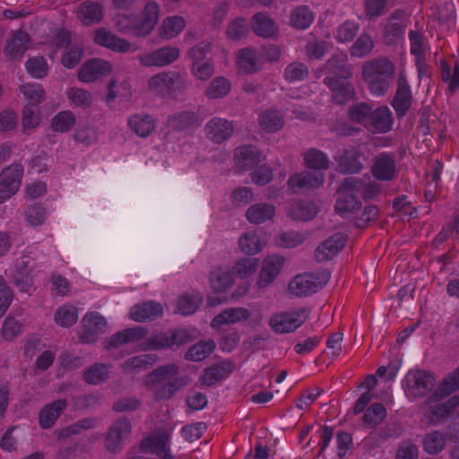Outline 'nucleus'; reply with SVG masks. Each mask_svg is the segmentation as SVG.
I'll return each instance as SVG.
<instances>
[{"mask_svg": "<svg viewBox=\"0 0 459 459\" xmlns=\"http://www.w3.org/2000/svg\"><path fill=\"white\" fill-rule=\"evenodd\" d=\"M23 167L14 163L4 168L0 173V204L14 195L21 187Z\"/></svg>", "mask_w": 459, "mask_h": 459, "instance_id": "obj_6", "label": "nucleus"}, {"mask_svg": "<svg viewBox=\"0 0 459 459\" xmlns=\"http://www.w3.org/2000/svg\"><path fill=\"white\" fill-rule=\"evenodd\" d=\"M394 65L386 57L366 62L362 67V77L369 92L376 97L385 95L394 82Z\"/></svg>", "mask_w": 459, "mask_h": 459, "instance_id": "obj_2", "label": "nucleus"}, {"mask_svg": "<svg viewBox=\"0 0 459 459\" xmlns=\"http://www.w3.org/2000/svg\"><path fill=\"white\" fill-rule=\"evenodd\" d=\"M374 48L372 38L367 34H361L351 48V55L355 57H364L369 55Z\"/></svg>", "mask_w": 459, "mask_h": 459, "instance_id": "obj_59", "label": "nucleus"}, {"mask_svg": "<svg viewBox=\"0 0 459 459\" xmlns=\"http://www.w3.org/2000/svg\"><path fill=\"white\" fill-rule=\"evenodd\" d=\"M180 56V49L175 46H165L154 51L147 52L139 56V62L144 66H167Z\"/></svg>", "mask_w": 459, "mask_h": 459, "instance_id": "obj_10", "label": "nucleus"}, {"mask_svg": "<svg viewBox=\"0 0 459 459\" xmlns=\"http://www.w3.org/2000/svg\"><path fill=\"white\" fill-rule=\"evenodd\" d=\"M232 372V365L228 362L212 365L205 369L202 381L206 385H212L216 382L223 379Z\"/></svg>", "mask_w": 459, "mask_h": 459, "instance_id": "obj_43", "label": "nucleus"}, {"mask_svg": "<svg viewBox=\"0 0 459 459\" xmlns=\"http://www.w3.org/2000/svg\"><path fill=\"white\" fill-rule=\"evenodd\" d=\"M323 82L332 91V100L338 105L347 103L355 96V90L353 85L343 81V79H337L334 76L326 75Z\"/></svg>", "mask_w": 459, "mask_h": 459, "instance_id": "obj_17", "label": "nucleus"}, {"mask_svg": "<svg viewBox=\"0 0 459 459\" xmlns=\"http://www.w3.org/2000/svg\"><path fill=\"white\" fill-rule=\"evenodd\" d=\"M231 84L228 79L222 76L214 78L205 91V95L209 99L223 98L229 94Z\"/></svg>", "mask_w": 459, "mask_h": 459, "instance_id": "obj_51", "label": "nucleus"}, {"mask_svg": "<svg viewBox=\"0 0 459 459\" xmlns=\"http://www.w3.org/2000/svg\"><path fill=\"white\" fill-rule=\"evenodd\" d=\"M127 125L136 135L142 138L150 136L157 126L156 119L145 113L132 115L127 120Z\"/></svg>", "mask_w": 459, "mask_h": 459, "instance_id": "obj_27", "label": "nucleus"}, {"mask_svg": "<svg viewBox=\"0 0 459 459\" xmlns=\"http://www.w3.org/2000/svg\"><path fill=\"white\" fill-rule=\"evenodd\" d=\"M27 72L35 78H43L48 74V64L44 57L35 56L30 58L26 64Z\"/></svg>", "mask_w": 459, "mask_h": 459, "instance_id": "obj_64", "label": "nucleus"}, {"mask_svg": "<svg viewBox=\"0 0 459 459\" xmlns=\"http://www.w3.org/2000/svg\"><path fill=\"white\" fill-rule=\"evenodd\" d=\"M164 349H170L168 331L152 335L142 344V350L143 351H160Z\"/></svg>", "mask_w": 459, "mask_h": 459, "instance_id": "obj_62", "label": "nucleus"}, {"mask_svg": "<svg viewBox=\"0 0 459 459\" xmlns=\"http://www.w3.org/2000/svg\"><path fill=\"white\" fill-rule=\"evenodd\" d=\"M307 312L304 309L281 312L273 315L269 321L272 329L278 333L294 332L307 319Z\"/></svg>", "mask_w": 459, "mask_h": 459, "instance_id": "obj_7", "label": "nucleus"}, {"mask_svg": "<svg viewBox=\"0 0 459 459\" xmlns=\"http://www.w3.org/2000/svg\"><path fill=\"white\" fill-rule=\"evenodd\" d=\"M186 75L176 70H169L152 75L147 82L148 90L156 97L177 100L189 88Z\"/></svg>", "mask_w": 459, "mask_h": 459, "instance_id": "obj_3", "label": "nucleus"}, {"mask_svg": "<svg viewBox=\"0 0 459 459\" xmlns=\"http://www.w3.org/2000/svg\"><path fill=\"white\" fill-rule=\"evenodd\" d=\"M285 259L278 255H268L263 262L257 286L259 288H266L269 286L279 274Z\"/></svg>", "mask_w": 459, "mask_h": 459, "instance_id": "obj_19", "label": "nucleus"}, {"mask_svg": "<svg viewBox=\"0 0 459 459\" xmlns=\"http://www.w3.org/2000/svg\"><path fill=\"white\" fill-rule=\"evenodd\" d=\"M232 282V274L229 270L219 267L211 272L210 285L214 292H226L231 287Z\"/></svg>", "mask_w": 459, "mask_h": 459, "instance_id": "obj_40", "label": "nucleus"}, {"mask_svg": "<svg viewBox=\"0 0 459 459\" xmlns=\"http://www.w3.org/2000/svg\"><path fill=\"white\" fill-rule=\"evenodd\" d=\"M109 366L107 364L97 363L85 369L83 379L90 385H100L108 377Z\"/></svg>", "mask_w": 459, "mask_h": 459, "instance_id": "obj_48", "label": "nucleus"}, {"mask_svg": "<svg viewBox=\"0 0 459 459\" xmlns=\"http://www.w3.org/2000/svg\"><path fill=\"white\" fill-rule=\"evenodd\" d=\"M179 368L176 364L160 366L150 372L144 380L145 385L153 390L156 401L170 399L186 385L184 377H178Z\"/></svg>", "mask_w": 459, "mask_h": 459, "instance_id": "obj_1", "label": "nucleus"}, {"mask_svg": "<svg viewBox=\"0 0 459 459\" xmlns=\"http://www.w3.org/2000/svg\"><path fill=\"white\" fill-rule=\"evenodd\" d=\"M77 15L84 25L99 23L103 17V6L98 2H83L78 7Z\"/></svg>", "mask_w": 459, "mask_h": 459, "instance_id": "obj_30", "label": "nucleus"}, {"mask_svg": "<svg viewBox=\"0 0 459 459\" xmlns=\"http://www.w3.org/2000/svg\"><path fill=\"white\" fill-rule=\"evenodd\" d=\"M309 74L308 66L300 62H293L286 66L284 79L289 82H299L306 79Z\"/></svg>", "mask_w": 459, "mask_h": 459, "instance_id": "obj_61", "label": "nucleus"}, {"mask_svg": "<svg viewBox=\"0 0 459 459\" xmlns=\"http://www.w3.org/2000/svg\"><path fill=\"white\" fill-rule=\"evenodd\" d=\"M362 187V179L352 177L345 178L338 187L340 196L334 205L335 212L343 218L354 213L361 204L359 192Z\"/></svg>", "mask_w": 459, "mask_h": 459, "instance_id": "obj_4", "label": "nucleus"}, {"mask_svg": "<svg viewBox=\"0 0 459 459\" xmlns=\"http://www.w3.org/2000/svg\"><path fill=\"white\" fill-rule=\"evenodd\" d=\"M386 417V410L380 403H375L370 405L363 415V422L365 425L376 428Z\"/></svg>", "mask_w": 459, "mask_h": 459, "instance_id": "obj_50", "label": "nucleus"}, {"mask_svg": "<svg viewBox=\"0 0 459 459\" xmlns=\"http://www.w3.org/2000/svg\"><path fill=\"white\" fill-rule=\"evenodd\" d=\"M406 27L407 22L405 17V12L401 9L395 10L388 18L386 25L385 27V42L389 45L397 43L399 39H401L403 36Z\"/></svg>", "mask_w": 459, "mask_h": 459, "instance_id": "obj_15", "label": "nucleus"}, {"mask_svg": "<svg viewBox=\"0 0 459 459\" xmlns=\"http://www.w3.org/2000/svg\"><path fill=\"white\" fill-rule=\"evenodd\" d=\"M412 93L410 84L403 72H400L397 80V88L392 100V107L399 119L403 118L412 104Z\"/></svg>", "mask_w": 459, "mask_h": 459, "instance_id": "obj_11", "label": "nucleus"}, {"mask_svg": "<svg viewBox=\"0 0 459 459\" xmlns=\"http://www.w3.org/2000/svg\"><path fill=\"white\" fill-rule=\"evenodd\" d=\"M40 117L38 107L35 105H26L22 110V128L23 131L31 130L39 125Z\"/></svg>", "mask_w": 459, "mask_h": 459, "instance_id": "obj_63", "label": "nucleus"}, {"mask_svg": "<svg viewBox=\"0 0 459 459\" xmlns=\"http://www.w3.org/2000/svg\"><path fill=\"white\" fill-rule=\"evenodd\" d=\"M435 384L436 378L431 372L419 368L410 370L403 380L405 394L410 398L427 395Z\"/></svg>", "mask_w": 459, "mask_h": 459, "instance_id": "obj_5", "label": "nucleus"}, {"mask_svg": "<svg viewBox=\"0 0 459 459\" xmlns=\"http://www.w3.org/2000/svg\"><path fill=\"white\" fill-rule=\"evenodd\" d=\"M361 156V152L355 148L344 150L337 158L340 172L343 174L359 173L364 168Z\"/></svg>", "mask_w": 459, "mask_h": 459, "instance_id": "obj_25", "label": "nucleus"}, {"mask_svg": "<svg viewBox=\"0 0 459 459\" xmlns=\"http://www.w3.org/2000/svg\"><path fill=\"white\" fill-rule=\"evenodd\" d=\"M329 44L316 37H311L305 45V53L310 59H321L327 52Z\"/></svg>", "mask_w": 459, "mask_h": 459, "instance_id": "obj_56", "label": "nucleus"}, {"mask_svg": "<svg viewBox=\"0 0 459 459\" xmlns=\"http://www.w3.org/2000/svg\"><path fill=\"white\" fill-rule=\"evenodd\" d=\"M31 44L30 35L24 30H12L5 42L4 55L13 60L22 58Z\"/></svg>", "mask_w": 459, "mask_h": 459, "instance_id": "obj_13", "label": "nucleus"}, {"mask_svg": "<svg viewBox=\"0 0 459 459\" xmlns=\"http://www.w3.org/2000/svg\"><path fill=\"white\" fill-rule=\"evenodd\" d=\"M446 446V435L438 430H431L426 433L422 438L424 451L431 455H438Z\"/></svg>", "mask_w": 459, "mask_h": 459, "instance_id": "obj_38", "label": "nucleus"}, {"mask_svg": "<svg viewBox=\"0 0 459 459\" xmlns=\"http://www.w3.org/2000/svg\"><path fill=\"white\" fill-rule=\"evenodd\" d=\"M259 125L267 133H275L284 126V117L279 110H265L259 117Z\"/></svg>", "mask_w": 459, "mask_h": 459, "instance_id": "obj_42", "label": "nucleus"}, {"mask_svg": "<svg viewBox=\"0 0 459 459\" xmlns=\"http://www.w3.org/2000/svg\"><path fill=\"white\" fill-rule=\"evenodd\" d=\"M158 357L155 354H141L127 359L122 364V370L126 374L136 373L146 370L152 367L157 361Z\"/></svg>", "mask_w": 459, "mask_h": 459, "instance_id": "obj_35", "label": "nucleus"}, {"mask_svg": "<svg viewBox=\"0 0 459 459\" xmlns=\"http://www.w3.org/2000/svg\"><path fill=\"white\" fill-rule=\"evenodd\" d=\"M147 446L152 448L160 459H174L167 447L165 438L148 437L141 442L140 449L144 451Z\"/></svg>", "mask_w": 459, "mask_h": 459, "instance_id": "obj_53", "label": "nucleus"}, {"mask_svg": "<svg viewBox=\"0 0 459 459\" xmlns=\"http://www.w3.org/2000/svg\"><path fill=\"white\" fill-rule=\"evenodd\" d=\"M250 313L245 307L228 308L214 316L212 326L220 327L223 325L237 324L248 319Z\"/></svg>", "mask_w": 459, "mask_h": 459, "instance_id": "obj_33", "label": "nucleus"}, {"mask_svg": "<svg viewBox=\"0 0 459 459\" xmlns=\"http://www.w3.org/2000/svg\"><path fill=\"white\" fill-rule=\"evenodd\" d=\"M75 122L76 117L72 111H62L53 117L52 127L56 132L65 133L70 131Z\"/></svg>", "mask_w": 459, "mask_h": 459, "instance_id": "obj_58", "label": "nucleus"}, {"mask_svg": "<svg viewBox=\"0 0 459 459\" xmlns=\"http://www.w3.org/2000/svg\"><path fill=\"white\" fill-rule=\"evenodd\" d=\"M159 20V5L155 2H149L141 16H136L133 36L145 37L154 29Z\"/></svg>", "mask_w": 459, "mask_h": 459, "instance_id": "obj_14", "label": "nucleus"}, {"mask_svg": "<svg viewBox=\"0 0 459 459\" xmlns=\"http://www.w3.org/2000/svg\"><path fill=\"white\" fill-rule=\"evenodd\" d=\"M162 307L160 304L153 301L137 304L131 307L130 316L136 322L146 320H154L162 314Z\"/></svg>", "mask_w": 459, "mask_h": 459, "instance_id": "obj_32", "label": "nucleus"}, {"mask_svg": "<svg viewBox=\"0 0 459 459\" xmlns=\"http://www.w3.org/2000/svg\"><path fill=\"white\" fill-rule=\"evenodd\" d=\"M106 318L98 312H88L82 319L79 339L82 343L94 342L100 335L107 331Z\"/></svg>", "mask_w": 459, "mask_h": 459, "instance_id": "obj_8", "label": "nucleus"}, {"mask_svg": "<svg viewBox=\"0 0 459 459\" xmlns=\"http://www.w3.org/2000/svg\"><path fill=\"white\" fill-rule=\"evenodd\" d=\"M346 238L342 233H335L321 243L315 251L317 262H325L332 259L344 247Z\"/></svg>", "mask_w": 459, "mask_h": 459, "instance_id": "obj_20", "label": "nucleus"}, {"mask_svg": "<svg viewBox=\"0 0 459 459\" xmlns=\"http://www.w3.org/2000/svg\"><path fill=\"white\" fill-rule=\"evenodd\" d=\"M237 64L239 69L246 74H254L259 68L256 52L251 48H243L238 54Z\"/></svg>", "mask_w": 459, "mask_h": 459, "instance_id": "obj_49", "label": "nucleus"}, {"mask_svg": "<svg viewBox=\"0 0 459 459\" xmlns=\"http://www.w3.org/2000/svg\"><path fill=\"white\" fill-rule=\"evenodd\" d=\"M110 70L111 65L108 62L102 59H91L81 67L78 76L81 81L91 82L108 74Z\"/></svg>", "mask_w": 459, "mask_h": 459, "instance_id": "obj_28", "label": "nucleus"}, {"mask_svg": "<svg viewBox=\"0 0 459 459\" xmlns=\"http://www.w3.org/2000/svg\"><path fill=\"white\" fill-rule=\"evenodd\" d=\"M147 334V330L142 326H134L119 331L104 342L106 349L117 348L125 343H134L143 339Z\"/></svg>", "mask_w": 459, "mask_h": 459, "instance_id": "obj_22", "label": "nucleus"}, {"mask_svg": "<svg viewBox=\"0 0 459 459\" xmlns=\"http://www.w3.org/2000/svg\"><path fill=\"white\" fill-rule=\"evenodd\" d=\"M215 347L213 340L200 341L188 348L185 359L189 361H202L212 353Z\"/></svg>", "mask_w": 459, "mask_h": 459, "instance_id": "obj_39", "label": "nucleus"}, {"mask_svg": "<svg viewBox=\"0 0 459 459\" xmlns=\"http://www.w3.org/2000/svg\"><path fill=\"white\" fill-rule=\"evenodd\" d=\"M132 432L131 422L124 418L115 421L108 429L105 438V446L110 453H117Z\"/></svg>", "mask_w": 459, "mask_h": 459, "instance_id": "obj_12", "label": "nucleus"}, {"mask_svg": "<svg viewBox=\"0 0 459 459\" xmlns=\"http://www.w3.org/2000/svg\"><path fill=\"white\" fill-rule=\"evenodd\" d=\"M457 390H459V367L442 380L434 394L445 397Z\"/></svg>", "mask_w": 459, "mask_h": 459, "instance_id": "obj_55", "label": "nucleus"}, {"mask_svg": "<svg viewBox=\"0 0 459 459\" xmlns=\"http://www.w3.org/2000/svg\"><path fill=\"white\" fill-rule=\"evenodd\" d=\"M185 28V20L180 16L166 18L160 29V35L166 39H172L179 34Z\"/></svg>", "mask_w": 459, "mask_h": 459, "instance_id": "obj_54", "label": "nucleus"}, {"mask_svg": "<svg viewBox=\"0 0 459 459\" xmlns=\"http://www.w3.org/2000/svg\"><path fill=\"white\" fill-rule=\"evenodd\" d=\"M373 106L367 102H359L349 108L348 115L351 121L362 125L365 128L368 127V122Z\"/></svg>", "mask_w": 459, "mask_h": 459, "instance_id": "obj_45", "label": "nucleus"}, {"mask_svg": "<svg viewBox=\"0 0 459 459\" xmlns=\"http://www.w3.org/2000/svg\"><path fill=\"white\" fill-rule=\"evenodd\" d=\"M264 245L265 242L255 232L245 233L238 239L240 250L247 255L261 252Z\"/></svg>", "mask_w": 459, "mask_h": 459, "instance_id": "obj_44", "label": "nucleus"}, {"mask_svg": "<svg viewBox=\"0 0 459 459\" xmlns=\"http://www.w3.org/2000/svg\"><path fill=\"white\" fill-rule=\"evenodd\" d=\"M78 320L77 308L72 305H64L55 313L56 323L62 327H69Z\"/></svg>", "mask_w": 459, "mask_h": 459, "instance_id": "obj_52", "label": "nucleus"}, {"mask_svg": "<svg viewBox=\"0 0 459 459\" xmlns=\"http://www.w3.org/2000/svg\"><path fill=\"white\" fill-rule=\"evenodd\" d=\"M314 13L307 5L296 7L290 16V25L298 30H306L313 22Z\"/></svg>", "mask_w": 459, "mask_h": 459, "instance_id": "obj_46", "label": "nucleus"}, {"mask_svg": "<svg viewBox=\"0 0 459 459\" xmlns=\"http://www.w3.org/2000/svg\"><path fill=\"white\" fill-rule=\"evenodd\" d=\"M306 238L307 236L304 233L292 230L279 234L275 238V243L281 247L293 248L301 245Z\"/></svg>", "mask_w": 459, "mask_h": 459, "instance_id": "obj_57", "label": "nucleus"}, {"mask_svg": "<svg viewBox=\"0 0 459 459\" xmlns=\"http://www.w3.org/2000/svg\"><path fill=\"white\" fill-rule=\"evenodd\" d=\"M322 73L337 79H347L352 75L348 56L342 52L334 53L324 65Z\"/></svg>", "mask_w": 459, "mask_h": 459, "instance_id": "obj_18", "label": "nucleus"}, {"mask_svg": "<svg viewBox=\"0 0 459 459\" xmlns=\"http://www.w3.org/2000/svg\"><path fill=\"white\" fill-rule=\"evenodd\" d=\"M198 124V115L189 110L176 113L168 118L169 126L178 132L188 130Z\"/></svg>", "mask_w": 459, "mask_h": 459, "instance_id": "obj_37", "label": "nucleus"}, {"mask_svg": "<svg viewBox=\"0 0 459 459\" xmlns=\"http://www.w3.org/2000/svg\"><path fill=\"white\" fill-rule=\"evenodd\" d=\"M203 299L198 294L189 295L184 294L178 298V309L184 315L188 316L194 314L199 307Z\"/></svg>", "mask_w": 459, "mask_h": 459, "instance_id": "obj_60", "label": "nucleus"}, {"mask_svg": "<svg viewBox=\"0 0 459 459\" xmlns=\"http://www.w3.org/2000/svg\"><path fill=\"white\" fill-rule=\"evenodd\" d=\"M372 176L379 181H392L398 176L395 154L383 152L373 159L370 169Z\"/></svg>", "mask_w": 459, "mask_h": 459, "instance_id": "obj_9", "label": "nucleus"}, {"mask_svg": "<svg viewBox=\"0 0 459 459\" xmlns=\"http://www.w3.org/2000/svg\"><path fill=\"white\" fill-rule=\"evenodd\" d=\"M305 165L315 170H325L329 167V160L325 152L322 151L311 148L304 153Z\"/></svg>", "mask_w": 459, "mask_h": 459, "instance_id": "obj_47", "label": "nucleus"}, {"mask_svg": "<svg viewBox=\"0 0 459 459\" xmlns=\"http://www.w3.org/2000/svg\"><path fill=\"white\" fill-rule=\"evenodd\" d=\"M67 406L66 400L59 399L47 404L39 412V425L43 429L51 428Z\"/></svg>", "mask_w": 459, "mask_h": 459, "instance_id": "obj_31", "label": "nucleus"}, {"mask_svg": "<svg viewBox=\"0 0 459 459\" xmlns=\"http://www.w3.org/2000/svg\"><path fill=\"white\" fill-rule=\"evenodd\" d=\"M288 214L294 220L308 221L316 214V208L308 201H294L288 209Z\"/></svg>", "mask_w": 459, "mask_h": 459, "instance_id": "obj_41", "label": "nucleus"}, {"mask_svg": "<svg viewBox=\"0 0 459 459\" xmlns=\"http://www.w3.org/2000/svg\"><path fill=\"white\" fill-rule=\"evenodd\" d=\"M94 41L98 45L119 53H126L129 51L131 47L130 43L126 39L116 36L105 28H101L95 32Z\"/></svg>", "mask_w": 459, "mask_h": 459, "instance_id": "obj_29", "label": "nucleus"}, {"mask_svg": "<svg viewBox=\"0 0 459 459\" xmlns=\"http://www.w3.org/2000/svg\"><path fill=\"white\" fill-rule=\"evenodd\" d=\"M234 132V125L221 117H212L205 125L208 139L215 143H221L230 138Z\"/></svg>", "mask_w": 459, "mask_h": 459, "instance_id": "obj_16", "label": "nucleus"}, {"mask_svg": "<svg viewBox=\"0 0 459 459\" xmlns=\"http://www.w3.org/2000/svg\"><path fill=\"white\" fill-rule=\"evenodd\" d=\"M324 181L325 177L321 172L304 171L291 176L288 180V186L292 192H299L301 189L317 188Z\"/></svg>", "mask_w": 459, "mask_h": 459, "instance_id": "obj_24", "label": "nucleus"}, {"mask_svg": "<svg viewBox=\"0 0 459 459\" xmlns=\"http://www.w3.org/2000/svg\"><path fill=\"white\" fill-rule=\"evenodd\" d=\"M275 214V207L272 204L260 203L251 205L246 212L247 221L253 224L264 223L272 220Z\"/></svg>", "mask_w": 459, "mask_h": 459, "instance_id": "obj_34", "label": "nucleus"}, {"mask_svg": "<svg viewBox=\"0 0 459 459\" xmlns=\"http://www.w3.org/2000/svg\"><path fill=\"white\" fill-rule=\"evenodd\" d=\"M235 165L238 169L247 171L257 166L261 161V153L253 145H243L235 150Z\"/></svg>", "mask_w": 459, "mask_h": 459, "instance_id": "obj_26", "label": "nucleus"}, {"mask_svg": "<svg viewBox=\"0 0 459 459\" xmlns=\"http://www.w3.org/2000/svg\"><path fill=\"white\" fill-rule=\"evenodd\" d=\"M393 126L394 117L391 109L387 106H380L372 109L367 129L378 134H386L393 129Z\"/></svg>", "mask_w": 459, "mask_h": 459, "instance_id": "obj_21", "label": "nucleus"}, {"mask_svg": "<svg viewBox=\"0 0 459 459\" xmlns=\"http://www.w3.org/2000/svg\"><path fill=\"white\" fill-rule=\"evenodd\" d=\"M316 278L311 273L296 275L289 283V291L297 297L314 294L320 289Z\"/></svg>", "mask_w": 459, "mask_h": 459, "instance_id": "obj_23", "label": "nucleus"}, {"mask_svg": "<svg viewBox=\"0 0 459 459\" xmlns=\"http://www.w3.org/2000/svg\"><path fill=\"white\" fill-rule=\"evenodd\" d=\"M252 28L257 36L263 38H272L278 30L276 23L264 13H258L253 17Z\"/></svg>", "mask_w": 459, "mask_h": 459, "instance_id": "obj_36", "label": "nucleus"}]
</instances>
